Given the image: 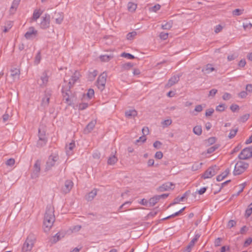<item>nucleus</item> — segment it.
<instances>
[{"mask_svg": "<svg viewBox=\"0 0 252 252\" xmlns=\"http://www.w3.org/2000/svg\"><path fill=\"white\" fill-rule=\"evenodd\" d=\"M54 212V207L51 205L47 206L43 221V229L45 232L49 231L53 226L55 220Z\"/></svg>", "mask_w": 252, "mask_h": 252, "instance_id": "obj_1", "label": "nucleus"}, {"mask_svg": "<svg viewBox=\"0 0 252 252\" xmlns=\"http://www.w3.org/2000/svg\"><path fill=\"white\" fill-rule=\"evenodd\" d=\"M79 78V73L75 71L71 75V78L68 79V86H63L62 88V93L63 98L66 102L70 103L69 95L68 92H69L70 88L73 86L74 83L78 80Z\"/></svg>", "mask_w": 252, "mask_h": 252, "instance_id": "obj_2", "label": "nucleus"}, {"mask_svg": "<svg viewBox=\"0 0 252 252\" xmlns=\"http://www.w3.org/2000/svg\"><path fill=\"white\" fill-rule=\"evenodd\" d=\"M249 167V164L245 161H239L235 165L233 174L239 175L244 172Z\"/></svg>", "mask_w": 252, "mask_h": 252, "instance_id": "obj_3", "label": "nucleus"}, {"mask_svg": "<svg viewBox=\"0 0 252 252\" xmlns=\"http://www.w3.org/2000/svg\"><path fill=\"white\" fill-rule=\"evenodd\" d=\"M35 240V238L34 236L32 235H29L28 237L27 238L26 240L25 241V243H24L22 250L24 252H28L30 251L34 244Z\"/></svg>", "mask_w": 252, "mask_h": 252, "instance_id": "obj_4", "label": "nucleus"}, {"mask_svg": "<svg viewBox=\"0 0 252 252\" xmlns=\"http://www.w3.org/2000/svg\"><path fill=\"white\" fill-rule=\"evenodd\" d=\"M59 159L58 154L54 153L51 154L48 158L46 162L45 169L50 170L52 167L54 166Z\"/></svg>", "mask_w": 252, "mask_h": 252, "instance_id": "obj_5", "label": "nucleus"}, {"mask_svg": "<svg viewBox=\"0 0 252 252\" xmlns=\"http://www.w3.org/2000/svg\"><path fill=\"white\" fill-rule=\"evenodd\" d=\"M107 75L106 72H103L98 77L96 86L98 89L101 91H103L105 86Z\"/></svg>", "mask_w": 252, "mask_h": 252, "instance_id": "obj_6", "label": "nucleus"}, {"mask_svg": "<svg viewBox=\"0 0 252 252\" xmlns=\"http://www.w3.org/2000/svg\"><path fill=\"white\" fill-rule=\"evenodd\" d=\"M218 169L216 165L210 167L202 175V178L204 179L212 178L217 174Z\"/></svg>", "mask_w": 252, "mask_h": 252, "instance_id": "obj_7", "label": "nucleus"}, {"mask_svg": "<svg viewBox=\"0 0 252 252\" xmlns=\"http://www.w3.org/2000/svg\"><path fill=\"white\" fill-rule=\"evenodd\" d=\"M251 157H252V147L244 148L238 156L240 159H247Z\"/></svg>", "mask_w": 252, "mask_h": 252, "instance_id": "obj_8", "label": "nucleus"}, {"mask_svg": "<svg viewBox=\"0 0 252 252\" xmlns=\"http://www.w3.org/2000/svg\"><path fill=\"white\" fill-rule=\"evenodd\" d=\"M50 16L46 14L44 16L41 18V21L40 24V27L42 29H46L50 26Z\"/></svg>", "mask_w": 252, "mask_h": 252, "instance_id": "obj_9", "label": "nucleus"}, {"mask_svg": "<svg viewBox=\"0 0 252 252\" xmlns=\"http://www.w3.org/2000/svg\"><path fill=\"white\" fill-rule=\"evenodd\" d=\"M38 137L39 140L37 145L39 147H42L45 145L47 142V138L45 136V133L44 131H41L40 129H38Z\"/></svg>", "mask_w": 252, "mask_h": 252, "instance_id": "obj_10", "label": "nucleus"}, {"mask_svg": "<svg viewBox=\"0 0 252 252\" xmlns=\"http://www.w3.org/2000/svg\"><path fill=\"white\" fill-rule=\"evenodd\" d=\"M37 31L34 27H30L28 31L25 34V37L27 39H31L36 36L37 35Z\"/></svg>", "mask_w": 252, "mask_h": 252, "instance_id": "obj_11", "label": "nucleus"}, {"mask_svg": "<svg viewBox=\"0 0 252 252\" xmlns=\"http://www.w3.org/2000/svg\"><path fill=\"white\" fill-rule=\"evenodd\" d=\"M40 171V161L36 160L33 166V169L32 173L31 176L32 178H37Z\"/></svg>", "mask_w": 252, "mask_h": 252, "instance_id": "obj_12", "label": "nucleus"}, {"mask_svg": "<svg viewBox=\"0 0 252 252\" xmlns=\"http://www.w3.org/2000/svg\"><path fill=\"white\" fill-rule=\"evenodd\" d=\"M73 186V182L70 180H67L65 182L64 185L62 188V191L64 193H67L70 192Z\"/></svg>", "mask_w": 252, "mask_h": 252, "instance_id": "obj_13", "label": "nucleus"}, {"mask_svg": "<svg viewBox=\"0 0 252 252\" xmlns=\"http://www.w3.org/2000/svg\"><path fill=\"white\" fill-rule=\"evenodd\" d=\"M173 184L172 183L167 182L159 186L157 190L158 191L163 192L173 189Z\"/></svg>", "mask_w": 252, "mask_h": 252, "instance_id": "obj_14", "label": "nucleus"}, {"mask_svg": "<svg viewBox=\"0 0 252 252\" xmlns=\"http://www.w3.org/2000/svg\"><path fill=\"white\" fill-rule=\"evenodd\" d=\"M10 76L12 78L13 81L18 80L20 78V71L18 68L11 69L10 70Z\"/></svg>", "mask_w": 252, "mask_h": 252, "instance_id": "obj_15", "label": "nucleus"}, {"mask_svg": "<svg viewBox=\"0 0 252 252\" xmlns=\"http://www.w3.org/2000/svg\"><path fill=\"white\" fill-rule=\"evenodd\" d=\"M180 76L179 75H174L171 77L168 80V82L166 85L167 87H170L177 83L180 79Z\"/></svg>", "mask_w": 252, "mask_h": 252, "instance_id": "obj_16", "label": "nucleus"}, {"mask_svg": "<svg viewBox=\"0 0 252 252\" xmlns=\"http://www.w3.org/2000/svg\"><path fill=\"white\" fill-rule=\"evenodd\" d=\"M20 1V0H13L9 9L10 14H13L16 12Z\"/></svg>", "mask_w": 252, "mask_h": 252, "instance_id": "obj_17", "label": "nucleus"}, {"mask_svg": "<svg viewBox=\"0 0 252 252\" xmlns=\"http://www.w3.org/2000/svg\"><path fill=\"white\" fill-rule=\"evenodd\" d=\"M97 190L96 189H94L91 192H90L87 195H86V199L88 201H92L94 199V197L96 195Z\"/></svg>", "mask_w": 252, "mask_h": 252, "instance_id": "obj_18", "label": "nucleus"}, {"mask_svg": "<svg viewBox=\"0 0 252 252\" xmlns=\"http://www.w3.org/2000/svg\"><path fill=\"white\" fill-rule=\"evenodd\" d=\"M96 124L95 121H92L90 122L86 126V128L84 129V131L85 133H89L90 132L94 127Z\"/></svg>", "mask_w": 252, "mask_h": 252, "instance_id": "obj_19", "label": "nucleus"}, {"mask_svg": "<svg viewBox=\"0 0 252 252\" xmlns=\"http://www.w3.org/2000/svg\"><path fill=\"white\" fill-rule=\"evenodd\" d=\"M75 146V142L72 141L68 145L66 146V152L67 155L69 156L72 154V150Z\"/></svg>", "mask_w": 252, "mask_h": 252, "instance_id": "obj_20", "label": "nucleus"}, {"mask_svg": "<svg viewBox=\"0 0 252 252\" xmlns=\"http://www.w3.org/2000/svg\"><path fill=\"white\" fill-rule=\"evenodd\" d=\"M159 200V197H158V195L154 196L153 197H151L148 201L149 206H154Z\"/></svg>", "mask_w": 252, "mask_h": 252, "instance_id": "obj_21", "label": "nucleus"}, {"mask_svg": "<svg viewBox=\"0 0 252 252\" xmlns=\"http://www.w3.org/2000/svg\"><path fill=\"white\" fill-rule=\"evenodd\" d=\"M118 161L117 158L115 156V155H112L110 156L107 160V163L109 165H114Z\"/></svg>", "mask_w": 252, "mask_h": 252, "instance_id": "obj_22", "label": "nucleus"}, {"mask_svg": "<svg viewBox=\"0 0 252 252\" xmlns=\"http://www.w3.org/2000/svg\"><path fill=\"white\" fill-rule=\"evenodd\" d=\"M125 115L127 118L134 117L137 115V112L135 110H129L125 112Z\"/></svg>", "mask_w": 252, "mask_h": 252, "instance_id": "obj_23", "label": "nucleus"}, {"mask_svg": "<svg viewBox=\"0 0 252 252\" xmlns=\"http://www.w3.org/2000/svg\"><path fill=\"white\" fill-rule=\"evenodd\" d=\"M186 196V193H185L182 196L177 197L176 198L174 199L173 202L169 205V206L177 204L180 202L183 201L184 199L185 198Z\"/></svg>", "mask_w": 252, "mask_h": 252, "instance_id": "obj_24", "label": "nucleus"}, {"mask_svg": "<svg viewBox=\"0 0 252 252\" xmlns=\"http://www.w3.org/2000/svg\"><path fill=\"white\" fill-rule=\"evenodd\" d=\"M214 70H215V68L210 64H208L205 68L202 69V71L207 74L211 73Z\"/></svg>", "mask_w": 252, "mask_h": 252, "instance_id": "obj_25", "label": "nucleus"}, {"mask_svg": "<svg viewBox=\"0 0 252 252\" xmlns=\"http://www.w3.org/2000/svg\"><path fill=\"white\" fill-rule=\"evenodd\" d=\"M246 186V183H243L242 184H241L239 185V187L240 188L239 191H238L236 194H233L232 195L231 198L234 197H237L244 190V189L245 188Z\"/></svg>", "mask_w": 252, "mask_h": 252, "instance_id": "obj_26", "label": "nucleus"}, {"mask_svg": "<svg viewBox=\"0 0 252 252\" xmlns=\"http://www.w3.org/2000/svg\"><path fill=\"white\" fill-rule=\"evenodd\" d=\"M133 66V64L131 63H124L121 66L122 71H124L126 70H129Z\"/></svg>", "mask_w": 252, "mask_h": 252, "instance_id": "obj_27", "label": "nucleus"}, {"mask_svg": "<svg viewBox=\"0 0 252 252\" xmlns=\"http://www.w3.org/2000/svg\"><path fill=\"white\" fill-rule=\"evenodd\" d=\"M41 80L42 81V83L40 84L41 86H45L48 81V77L46 73H43L42 75L41 76Z\"/></svg>", "mask_w": 252, "mask_h": 252, "instance_id": "obj_28", "label": "nucleus"}, {"mask_svg": "<svg viewBox=\"0 0 252 252\" xmlns=\"http://www.w3.org/2000/svg\"><path fill=\"white\" fill-rule=\"evenodd\" d=\"M193 133L197 135H200L202 133V127L200 126H196L193 128Z\"/></svg>", "mask_w": 252, "mask_h": 252, "instance_id": "obj_29", "label": "nucleus"}, {"mask_svg": "<svg viewBox=\"0 0 252 252\" xmlns=\"http://www.w3.org/2000/svg\"><path fill=\"white\" fill-rule=\"evenodd\" d=\"M202 164V162H195L192 165L191 170L192 171H196L201 168Z\"/></svg>", "mask_w": 252, "mask_h": 252, "instance_id": "obj_30", "label": "nucleus"}, {"mask_svg": "<svg viewBox=\"0 0 252 252\" xmlns=\"http://www.w3.org/2000/svg\"><path fill=\"white\" fill-rule=\"evenodd\" d=\"M127 8L129 11L134 12L137 8V4L133 2H128Z\"/></svg>", "mask_w": 252, "mask_h": 252, "instance_id": "obj_31", "label": "nucleus"}, {"mask_svg": "<svg viewBox=\"0 0 252 252\" xmlns=\"http://www.w3.org/2000/svg\"><path fill=\"white\" fill-rule=\"evenodd\" d=\"M172 22L170 21L168 22L165 23L164 24H162L161 26V28L163 30H169L172 27Z\"/></svg>", "mask_w": 252, "mask_h": 252, "instance_id": "obj_32", "label": "nucleus"}, {"mask_svg": "<svg viewBox=\"0 0 252 252\" xmlns=\"http://www.w3.org/2000/svg\"><path fill=\"white\" fill-rule=\"evenodd\" d=\"M112 58H113V56H112L111 55L109 56V55H101L99 57L100 60L102 62H108Z\"/></svg>", "mask_w": 252, "mask_h": 252, "instance_id": "obj_33", "label": "nucleus"}, {"mask_svg": "<svg viewBox=\"0 0 252 252\" xmlns=\"http://www.w3.org/2000/svg\"><path fill=\"white\" fill-rule=\"evenodd\" d=\"M41 15V12L39 10H35L33 13V20L34 21H36L37 19H38L40 17Z\"/></svg>", "mask_w": 252, "mask_h": 252, "instance_id": "obj_34", "label": "nucleus"}, {"mask_svg": "<svg viewBox=\"0 0 252 252\" xmlns=\"http://www.w3.org/2000/svg\"><path fill=\"white\" fill-rule=\"evenodd\" d=\"M252 214V202L250 204L248 208L245 211V217H249Z\"/></svg>", "mask_w": 252, "mask_h": 252, "instance_id": "obj_35", "label": "nucleus"}, {"mask_svg": "<svg viewBox=\"0 0 252 252\" xmlns=\"http://www.w3.org/2000/svg\"><path fill=\"white\" fill-rule=\"evenodd\" d=\"M249 117H250V114H244V115L241 116L239 118V121L241 123H245L249 119Z\"/></svg>", "mask_w": 252, "mask_h": 252, "instance_id": "obj_36", "label": "nucleus"}, {"mask_svg": "<svg viewBox=\"0 0 252 252\" xmlns=\"http://www.w3.org/2000/svg\"><path fill=\"white\" fill-rule=\"evenodd\" d=\"M137 35V32L135 31L129 32L126 35V38L127 40H132Z\"/></svg>", "mask_w": 252, "mask_h": 252, "instance_id": "obj_37", "label": "nucleus"}, {"mask_svg": "<svg viewBox=\"0 0 252 252\" xmlns=\"http://www.w3.org/2000/svg\"><path fill=\"white\" fill-rule=\"evenodd\" d=\"M200 235L199 234H195L194 238L189 244V247H193L194 245V243L197 241Z\"/></svg>", "mask_w": 252, "mask_h": 252, "instance_id": "obj_38", "label": "nucleus"}, {"mask_svg": "<svg viewBox=\"0 0 252 252\" xmlns=\"http://www.w3.org/2000/svg\"><path fill=\"white\" fill-rule=\"evenodd\" d=\"M94 90L92 89H90L88 91V92L87 93V96L89 99H91L93 97H94Z\"/></svg>", "mask_w": 252, "mask_h": 252, "instance_id": "obj_39", "label": "nucleus"}, {"mask_svg": "<svg viewBox=\"0 0 252 252\" xmlns=\"http://www.w3.org/2000/svg\"><path fill=\"white\" fill-rule=\"evenodd\" d=\"M225 109V105L224 104H220L216 107V110L219 112H222Z\"/></svg>", "mask_w": 252, "mask_h": 252, "instance_id": "obj_40", "label": "nucleus"}, {"mask_svg": "<svg viewBox=\"0 0 252 252\" xmlns=\"http://www.w3.org/2000/svg\"><path fill=\"white\" fill-rule=\"evenodd\" d=\"M88 106V104L87 103L83 102L80 103L78 105V109L80 110H83L86 109Z\"/></svg>", "mask_w": 252, "mask_h": 252, "instance_id": "obj_41", "label": "nucleus"}, {"mask_svg": "<svg viewBox=\"0 0 252 252\" xmlns=\"http://www.w3.org/2000/svg\"><path fill=\"white\" fill-rule=\"evenodd\" d=\"M224 100H228L232 98V95L228 93H225L222 96Z\"/></svg>", "mask_w": 252, "mask_h": 252, "instance_id": "obj_42", "label": "nucleus"}, {"mask_svg": "<svg viewBox=\"0 0 252 252\" xmlns=\"http://www.w3.org/2000/svg\"><path fill=\"white\" fill-rule=\"evenodd\" d=\"M121 56L126 58H127L128 59H133L134 58V56L132 55L129 54V53H123L121 54Z\"/></svg>", "mask_w": 252, "mask_h": 252, "instance_id": "obj_43", "label": "nucleus"}, {"mask_svg": "<svg viewBox=\"0 0 252 252\" xmlns=\"http://www.w3.org/2000/svg\"><path fill=\"white\" fill-rule=\"evenodd\" d=\"M243 10L236 9L232 11V14L234 16H239L243 13Z\"/></svg>", "mask_w": 252, "mask_h": 252, "instance_id": "obj_44", "label": "nucleus"}, {"mask_svg": "<svg viewBox=\"0 0 252 252\" xmlns=\"http://www.w3.org/2000/svg\"><path fill=\"white\" fill-rule=\"evenodd\" d=\"M160 8V5L158 4H156L154 6L150 8V10L152 12H156Z\"/></svg>", "mask_w": 252, "mask_h": 252, "instance_id": "obj_45", "label": "nucleus"}, {"mask_svg": "<svg viewBox=\"0 0 252 252\" xmlns=\"http://www.w3.org/2000/svg\"><path fill=\"white\" fill-rule=\"evenodd\" d=\"M252 27V24L250 22L243 23V28L245 30H250Z\"/></svg>", "mask_w": 252, "mask_h": 252, "instance_id": "obj_46", "label": "nucleus"}, {"mask_svg": "<svg viewBox=\"0 0 252 252\" xmlns=\"http://www.w3.org/2000/svg\"><path fill=\"white\" fill-rule=\"evenodd\" d=\"M237 129H233L230 130L228 137L230 139L233 138L236 134Z\"/></svg>", "mask_w": 252, "mask_h": 252, "instance_id": "obj_47", "label": "nucleus"}, {"mask_svg": "<svg viewBox=\"0 0 252 252\" xmlns=\"http://www.w3.org/2000/svg\"><path fill=\"white\" fill-rule=\"evenodd\" d=\"M218 148V146L217 145H214L208 149L207 153L208 154H211V153H213Z\"/></svg>", "mask_w": 252, "mask_h": 252, "instance_id": "obj_48", "label": "nucleus"}, {"mask_svg": "<svg viewBox=\"0 0 252 252\" xmlns=\"http://www.w3.org/2000/svg\"><path fill=\"white\" fill-rule=\"evenodd\" d=\"M59 16L56 18V22L57 24H60L62 23L63 19V16L62 14H59Z\"/></svg>", "mask_w": 252, "mask_h": 252, "instance_id": "obj_49", "label": "nucleus"}, {"mask_svg": "<svg viewBox=\"0 0 252 252\" xmlns=\"http://www.w3.org/2000/svg\"><path fill=\"white\" fill-rule=\"evenodd\" d=\"M172 123V120L171 119H167L164 120L162 122V125L163 126H170Z\"/></svg>", "mask_w": 252, "mask_h": 252, "instance_id": "obj_50", "label": "nucleus"}, {"mask_svg": "<svg viewBox=\"0 0 252 252\" xmlns=\"http://www.w3.org/2000/svg\"><path fill=\"white\" fill-rule=\"evenodd\" d=\"M159 37L161 39L165 40L168 37V33L164 32H161L159 34Z\"/></svg>", "mask_w": 252, "mask_h": 252, "instance_id": "obj_51", "label": "nucleus"}, {"mask_svg": "<svg viewBox=\"0 0 252 252\" xmlns=\"http://www.w3.org/2000/svg\"><path fill=\"white\" fill-rule=\"evenodd\" d=\"M131 204V201H126L124 203H123L120 207H119V210L121 211H123L122 210L125 206H128Z\"/></svg>", "mask_w": 252, "mask_h": 252, "instance_id": "obj_52", "label": "nucleus"}, {"mask_svg": "<svg viewBox=\"0 0 252 252\" xmlns=\"http://www.w3.org/2000/svg\"><path fill=\"white\" fill-rule=\"evenodd\" d=\"M236 224V222L234 220H230L227 223V227L228 228H232Z\"/></svg>", "mask_w": 252, "mask_h": 252, "instance_id": "obj_53", "label": "nucleus"}, {"mask_svg": "<svg viewBox=\"0 0 252 252\" xmlns=\"http://www.w3.org/2000/svg\"><path fill=\"white\" fill-rule=\"evenodd\" d=\"M222 27L220 25H218L215 27V32L216 33L220 32L222 30Z\"/></svg>", "mask_w": 252, "mask_h": 252, "instance_id": "obj_54", "label": "nucleus"}, {"mask_svg": "<svg viewBox=\"0 0 252 252\" xmlns=\"http://www.w3.org/2000/svg\"><path fill=\"white\" fill-rule=\"evenodd\" d=\"M155 157L157 159H160L163 157V154L160 151L157 152L155 154Z\"/></svg>", "mask_w": 252, "mask_h": 252, "instance_id": "obj_55", "label": "nucleus"}, {"mask_svg": "<svg viewBox=\"0 0 252 252\" xmlns=\"http://www.w3.org/2000/svg\"><path fill=\"white\" fill-rule=\"evenodd\" d=\"M15 163V160L14 158H9L6 161V164L8 166H12Z\"/></svg>", "mask_w": 252, "mask_h": 252, "instance_id": "obj_56", "label": "nucleus"}, {"mask_svg": "<svg viewBox=\"0 0 252 252\" xmlns=\"http://www.w3.org/2000/svg\"><path fill=\"white\" fill-rule=\"evenodd\" d=\"M40 60H41V55H40V52H38L36 57H35V63L36 64H38L40 61Z\"/></svg>", "mask_w": 252, "mask_h": 252, "instance_id": "obj_57", "label": "nucleus"}, {"mask_svg": "<svg viewBox=\"0 0 252 252\" xmlns=\"http://www.w3.org/2000/svg\"><path fill=\"white\" fill-rule=\"evenodd\" d=\"M214 110L213 108L208 109L206 110L205 115L206 116H210L214 113Z\"/></svg>", "mask_w": 252, "mask_h": 252, "instance_id": "obj_58", "label": "nucleus"}, {"mask_svg": "<svg viewBox=\"0 0 252 252\" xmlns=\"http://www.w3.org/2000/svg\"><path fill=\"white\" fill-rule=\"evenodd\" d=\"M246 64V62L245 59L241 60L238 63V66L240 67H243L245 66Z\"/></svg>", "mask_w": 252, "mask_h": 252, "instance_id": "obj_59", "label": "nucleus"}, {"mask_svg": "<svg viewBox=\"0 0 252 252\" xmlns=\"http://www.w3.org/2000/svg\"><path fill=\"white\" fill-rule=\"evenodd\" d=\"M239 108V106L237 104H232L230 107L231 110L233 112L238 110Z\"/></svg>", "mask_w": 252, "mask_h": 252, "instance_id": "obj_60", "label": "nucleus"}, {"mask_svg": "<svg viewBox=\"0 0 252 252\" xmlns=\"http://www.w3.org/2000/svg\"><path fill=\"white\" fill-rule=\"evenodd\" d=\"M252 243V238L250 237L248 238L244 243V246L247 247Z\"/></svg>", "mask_w": 252, "mask_h": 252, "instance_id": "obj_61", "label": "nucleus"}, {"mask_svg": "<svg viewBox=\"0 0 252 252\" xmlns=\"http://www.w3.org/2000/svg\"><path fill=\"white\" fill-rule=\"evenodd\" d=\"M161 145V143L159 141H156L153 144V146L157 149H159Z\"/></svg>", "mask_w": 252, "mask_h": 252, "instance_id": "obj_62", "label": "nucleus"}, {"mask_svg": "<svg viewBox=\"0 0 252 252\" xmlns=\"http://www.w3.org/2000/svg\"><path fill=\"white\" fill-rule=\"evenodd\" d=\"M247 95L248 94L246 91H242L238 94V96L242 98H245Z\"/></svg>", "mask_w": 252, "mask_h": 252, "instance_id": "obj_63", "label": "nucleus"}, {"mask_svg": "<svg viewBox=\"0 0 252 252\" xmlns=\"http://www.w3.org/2000/svg\"><path fill=\"white\" fill-rule=\"evenodd\" d=\"M237 58V55L232 54V55H228L227 56V60L228 61H231L235 60Z\"/></svg>", "mask_w": 252, "mask_h": 252, "instance_id": "obj_64", "label": "nucleus"}]
</instances>
